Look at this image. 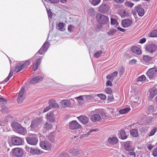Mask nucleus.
<instances>
[{"mask_svg":"<svg viewBox=\"0 0 157 157\" xmlns=\"http://www.w3.org/2000/svg\"><path fill=\"white\" fill-rule=\"evenodd\" d=\"M96 17L98 21L100 24H107L109 22L108 17L101 13L97 14Z\"/></svg>","mask_w":157,"mask_h":157,"instance_id":"nucleus-1","label":"nucleus"},{"mask_svg":"<svg viewBox=\"0 0 157 157\" xmlns=\"http://www.w3.org/2000/svg\"><path fill=\"white\" fill-rule=\"evenodd\" d=\"M157 73V68L153 67L149 69L147 71V77L150 79H155L156 77Z\"/></svg>","mask_w":157,"mask_h":157,"instance_id":"nucleus-2","label":"nucleus"},{"mask_svg":"<svg viewBox=\"0 0 157 157\" xmlns=\"http://www.w3.org/2000/svg\"><path fill=\"white\" fill-rule=\"evenodd\" d=\"M12 126L19 134H24L25 133V129L20 124L16 122H14L12 123Z\"/></svg>","mask_w":157,"mask_h":157,"instance_id":"nucleus-3","label":"nucleus"},{"mask_svg":"<svg viewBox=\"0 0 157 157\" xmlns=\"http://www.w3.org/2000/svg\"><path fill=\"white\" fill-rule=\"evenodd\" d=\"M41 119L38 118L32 121L30 126L32 128H34L37 130L41 127Z\"/></svg>","mask_w":157,"mask_h":157,"instance_id":"nucleus-4","label":"nucleus"},{"mask_svg":"<svg viewBox=\"0 0 157 157\" xmlns=\"http://www.w3.org/2000/svg\"><path fill=\"white\" fill-rule=\"evenodd\" d=\"M146 49L149 53H153L157 50V46L154 44L151 43L146 46Z\"/></svg>","mask_w":157,"mask_h":157,"instance_id":"nucleus-5","label":"nucleus"},{"mask_svg":"<svg viewBox=\"0 0 157 157\" xmlns=\"http://www.w3.org/2000/svg\"><path fill=\"white\" fill-rule=\"evenodd\" d=\"M26 151L33 155H40L42 153L41 151L36 148L27 147Z\"/></svg>","mask_w":157,"mask_h":157,"instance_id":"nucleus-6","label":"nucleus"},{"mask_svg":"<svg viewBox=\"0 0 157 157\" xmlns=\"http://www.w3.org/2000/svg\"><path fill=\"white\" fill-rule=\"evenodd\" d=\"M40 145L42 148L48 151L50 150L52 147L51 144L49 142L45 141L41 142Z\"/></svg>","mask_w":157,"mask_h":157,"instance_id":"nucleus-7","label":"nucleus"},{"mask_svg":"<svg viewBox=\"0 0 157 157\" xmlns=\"http://www.w3.org/2000/svg\"><path fill=\"white\" fill-rule=\"evenodd\" d=\"M25 90L24 88L22 87L19 92L18 97L17 98V102L18 103H21L25 99Z\"/></svg>","mask_w":157,"mask_h":157,"instance_id":"nucleus-8","label":"nucleus"},{"mask_svg":"<svg viewBox=\"0 0 157 157\" xmlns=\"http://www.w3.org/2000/svg\"><path fill=\"white\" fill-rule=\"evenodd\" d=\"M11 141L13 145H19L22 143V139L18 137L15 136L12 138Z\"/></svg>","mask_w":157,"mask_h":157,"instance_id":"nucleus-9","label":"nucleus"},{"mask_svg":"<svg viewBox=\"0 0 157 157\" xmlns=\"http://www.w3.org/2000/svg\"><path fill=\"white\" fill-rule=\"evenodd\" d=\"M109 7L107 4L103 3L99 8V11L102 13H106L109 10Z\"/></svg>","mask_w":157,"mask_h":157,"instance_id":"nucleus-10","label":"nucleus"},{"mask_svg":"<svg viewBox=\"0 0 157 157\" xmlns=\"http://www.w3.org/2000/svg\"><path fill=\"white\" fill-rule=\"evenodd\" d=\"M82 150L76 147H74L69 151V152L72 156H77L80 154Z\"/></svg>","mask_w":157,"mask_h":157,"instance_id":"nucleus-11","label":"nucleus"},{"mask_svg":"<svg viewBox=\"0 0 157 157\" xmlns=\"http://www.w3.org/2000/svg\"><path fill=\"white\" fill-rule=\"evenodd\" d=\"M49 43L48 42H45L43 44L42 47L39 51L37 53L40 55H42L46 52L48 50L49 47Z\"/></svg>","mask_w":157,"mask_h":157,"instance_id":"nucleus-12","label":"nucleus"},{"mask_svg":"<svg viewBox=\"0 0 157 157\" xmlns=\"http://www.w3.org/2000/svg\"><path fill=\"white\" fill-rule=\"evenodd\" d=\"M27 143L30 145L35 146L37 144L38 140L36 138L33 137H30L26 139Z\"/></svg>","mask_w":157,"mask_h":157,"instance_id":"nucleus-13","label":"nucleus"},{"mask_svg":"<svg viewBox=\"0 0 157 157\" xmlns=\"http://www.w3.org/2000/svg\"><path fill=\"white\" fill-rule=\"evenodd\" d=\"M69 128L72 130L80 128L81 125L76 121H73L70 123Z\"/></svg>","mask_w":157,"mask_h":157,"instance_id":"nucleus-14","label":"nucleus"},{"mask_svg":"<svg viewBox=\"0 0 157 157\" xmlns=\"http://www.w3.org/2000/svg\"><path fill=\"white\" fill-rule=\"evenodd\" d=\"M12 150L13 154L15 156L20 157L23 155V151L21 148L17 147L13 149Z\"/></svg>","mask_w":157,"mask_h":157,"instance_id":"nucleus-15","label":"nucleus"},{"mask_svg":"<svg viewBox=\"0 0 157 157\" xmlns=\"http://www.w3.org/2000/svg\"><path fill=\"white\" fill-rule=\"evenodd\" d=\"M132 143L130 141H128L124 143V149L128 151H134V148L132 147Z\"/></svg>","mask_w":157,"mask_h":157,"instance_id":"nucleus-16","label":"nucleus"},{"mask_svg":"<svg viewBox=\"0 0 157 157\" xmlns=\"http://www.w3.org/2000/svg\"><path fill=\"white\" fill-rule=\"evenodd\" d=\"M43 78V77L42 75L35 76L30 80V83L31 84L38 83L41 81Z\"/></svg>","mask_w":157,"mask_h":157,"instance_id":"nucleus-17","label":"nucleus"},{"mask_svg":"<svg viewBox=\"0 0 157 157\" xmlns=\"http://www.w3.org/2000/svg\"><path fill=\"white\" fill-rule=\"evenodd\" d=\"M78 119L83 124H85L88 123L89 118L86 116H80L77 117Z\"/></svg>","mask_w":157,"mask_h":157,"instance_id":"nucleus-18","label":"nucleus"},{"mask_svg":"<svg viewBox=\"0 0 157 157\" xmlns=\"http://www.w3.org/2000/svg\"><path fill=\"white\" fill-rule=\"evenodd\" d=\"M101 119L100 115L98 114H94L91 115L90 118V120L94 122L99 121Z\"/></svg>","mask_w":157,"mask_h":157,"instance_id":"nucleus-19","label":"nucleus"},{"mask_svg":"<svg viewBox=\"0 0 157 157\" xmlns=\"http://www.w3.org/2000/svg\"><path fill=\"white\" fill-rule=\"evenodd\" d=\"M135 10L138 15L140 16H142L144 13V9L141 7V5H139L137 6Z\"/></svg>","mask_w":157,"mask_h":157,"instance_id":"nucleus-20","label":"nucleus"},{"mask_svg":"<svg viewBox=\"0 0 157 157\" xmlns=\"http://www.w3.org/2000/svg\"><path fill=\"white\" fill-rule=\"evenodd\" d=\"M132 20L129 19H126L122 21V25L124 28L128 27L130 26L132 24Z\"/></svg>","mask_w":157,"mask_h":157,"instance_id":"nucleus-21","label":"nucleus"},{"mask_svg":"<svg viewBox=\"0 0 157 157\" xmlns=\"http://www.w3.org/2000/svg\"><path fill=\"white\" fill-rule=\"evenodd\" d=\"M118 140V139L116 137H109L108 140V141L109 144L112 145L116 144L117 143Z\"/></svg>","mask_w":157,"mask_h":157,"instance_id":"nucleus-22","label":"nucleus"},{"mask_svg":"<svg viewBox=\"0 0 157 157\" xmlns=\"http://www.w3.org/2000/svg\"><path fill=\"white\" fill-rule=\"evenodd\" d=\"M42 58H40L36 59L34 62L33 63V69L34 71H36L38 67L40 65L41 61L42 60Z\"/></svg>","mask_w":157,"mask_h":157,"instance_id":"nucleus-23","label":"nucleus"},{"mask_svg":"<svg viewBox=\"0 0 157 157\" xmlns=\"http://www.w3.org/2000/svg\"><path fill=\"white\" fill-rule=\"evenodd\" d=\"M11 117L10 116L8 115L5 117L2 118V121H3L4 122L2 121H0V125L2 126H5L6 124V123L9 120Z\"/></svg>","mask_w":157,"mask_h":157,"instance_id":"nucleus-24","label":"nucleus"},{"mask_svg":"<svg viewBox=\"0 0 157 157\" xmlns=\"http://www.w3.org/2000/svg\"><path fill=\"white\" fill-rule=\"evenodd\" d=\"M49 106L51 109L53 108H57L59 107V105L56 102V101L54 100H51L49 101Z\"/></svg>","mask_w":157,"mask_h":157,"instance_id":"nucleus-25","label":"nucleus"},{"mask_svg":"<svg viewBox=\"0 0 157 157\" xmlns=\"http://www.w3.org/2000/svg\"><path fill=\"white\" fill-rule=\"evenodd\" d=\"M131 51L137 55H140L141 53V50L136 46H133L131 48Z\"/></svg>","mask_w":157,"mask_h":157,"instance_id":"nucleus-26","label":"nucleus"},{"mask_svg":"<svg viewBox=\"0 0 157 157\" xmlns=\"http://www.w3.org/2000/svg\"><path fill=\"white\" fill-rule=\"evenodd\" d=\"M61 104L63 108L68 107L71 105V102L67 100H63L61 102Z\"/></svg>","mask_w":157,"mask_h":157,"instance_id":"nucleus-27","label":"nucleus"},{"mask_svg":"<svg viewBox=\"0 0 157 157\" xmlns=\"http://www.w3.org/2000/svg\"><path fill=\"white\" fill-rule=\"evenodd\" d=\"M47 117L48 121L49 122H52L55 121V118L54 114L52 113H49L47 114Z\"/></svg>","mask_w":157,"mask_h":157,"instance_id":"nucleus-28","label":"nucleus"},{"mask_svg":"<svg viewBox=\"0 0 157 157\" xmlns=\"http://www.w3.org/2000/svg\"><path fill=\"white\" fill-rule=\"evenodd\" d=\"M118 74V72L115 71L113 73L110 75H108L107 76L106 78L108 79H109L112 81H113L114 79L117 76Z\"/></svg>","mask_w":157,"mask_h":157,"instance_id":"nucleus-29","label":"nucleus"},{"mask_svg":"<svg viewBox=\"0 0 157 157\" xmlns=\"http://www.w3.org/2000/svg\"><path fill=\"white\" fill-rule=\"evenodd\" d=\"M157 94V90L155 88H153L150 90L149 98L152 99Z\"/></svg>","mask_w":157,"mask_h":157,"instance_id":"nucleus-30","label":"nucleus"},{"mask_svg":"<svg viewBox=\"0 0 157 157\" xmlns=\"http://www.w3.org/2000/svg\"><path fill=\"white\" fill-rule=\"evenodd\" d=\"M64 24L62 22H59V24L56 25V29L61 31H63L65 30L64 28Z\"/></svg>","mask_w":157,"mask_h":157,"instance_id":"nucleus-31","label":"nucleus"},{"mask_svg":"<svg viewBox=\"0 0 157 157\" xmlns=\"http://www.w3.org/2000/svg\"><path fill=\"white\" fill-rule=\"evenodd\" d=\"M130 135L134 137H137L138 136V131L136 129H134L130 131Z\"/></svg>","mask_w":157,"mask_h":157,"instance_id":"nucleus-32","label":"nucleus"},{"mask_svg":"<svg viewBox=\"0 0 157 157\" xmlns=\"http://www.w3.org/2000/svg\"><path fill=\"white\" fill-rule=\"evenodd\" d=\"M52 126V124L51 123L46 122L44 124V128L47 130H49L51 129Z\"/></svg>","mask_w":157,"mask_h":157,"instance_id":"nucleus-33","label":"nucleus"},{"mask_svg":"<svg viewBox=\"0 0 157 157\" xmlns=\"http://www.w3.org/2000/svg\"><path fill=\"white\" fill-rule=\"evenodd\" d=\"M24 68L22 64L18 63L16 67L15 68V71L16 72H19L21 71Z\"/></svg>","mask_w":157,"mask_h":157,"instance_id":"nucleus-34","label":"nucleus"},{"mask_svg":"<svg viewBox=\"0 0 157 157\" xmlns=\"http://www.w3.org/2000/svg\"><path fill=\"white\" fill-rule=\"evenodd\" d=\"M48 139L51 142L54 141L55 135L54 133H51L48 137Z\"/></svg>","mask_w":157,"mask_h":157,"instance_id":"nucleus-35","label":"nucleus"},{"mask_svg":"<svg viewBox=\"0 0 157 157\" xmlns=\"http://www.w3.org/2000/svg\"><path fill=\"white\" fill-rule=\"evenodd\" d=\"M120 134L121 135V139L124 140L127 138V136L124 130H121L120 132Z\"/></svg>","mask_w":157,"mask_h":157,"instance_id":"nucleus-36","label":"nucleus"},{"mask_svg":"<svg viewBox=\"0 0 157 157\" xmlns=\"http://www.w3.org/2000/svg\"><path fill=\"white\" fill-rule=\"evenodd\" d=\"M130 110L129 108H127L121 109L119 110V112L121 114H124L127 113Z\"/></svg>","mask_w":157,"mask_h":157,"instance_id":"nucleus-37","label":"nucleus"},{"mask_svg":"<svg viewBox=\"0 0 157 157\" xmlns=\"http://www.w3.org/2000/svg\"><path fill=\"white\" fill-rule=\"evenodd\" d=\"M117 31V30L114 29H112L109 30L108 32L107 33L108 35L110 36H113L114 33Z\"/></svg>","mask_w":157,"mask_h":157,"instance_id":"nucleus-38","label":"nucleus"},{"mask_svg":"<svg viewBox=\"0 0 157 157\" xmlns=\"http://www.w3.org/2000/svg\"><path fill=\"white\" fill-rule=\"evenodd\" d=\"M143 59L147 63H149L151 59V58L148 56H144Z\"/></svg>","mask_w":157,"mask_h":157,"instance_id":"nucleus-39","label":"nucleus"},{"mask_svg":"<svg viewBox=\"0 0 157 157\" xmlns=\"http://www.w3.org/2000/svg\"><path fill=\"white\" fill-rule=\"evenodd\" d=\"M118 71L120 77H121L124 74V69L123 67H121L119 68Z\"/></svg>","mask_w":157,"mask_h":157,"instance_id":"nucleus-40","label":"nucleus"},{"mask_svg":"<svg viewBox=\"0 0 157 157\" xmlns=\"http://www.w3.org/2000/svg\"><path fill=\"white\" fill-rule=\"evenodd\" d=\"M111 24L112 25H116V26L118 25L119 23L117 22L116 19L111 18Z\"/></svg>","mask_w":157,"mask_h":157,"instance_id":"nucleus-41","label":"nucleus"},{"mask_svg":"<svg viewBox=\"0 0 157 157\" xmlns=\"http://www.w3.org/2000/svg\"><path fill=\"white\" fill-rule=\"evenodd\" d=\"M157 130V128L156 127H154L151 130L150 132L149 133L148 135L149 136H151L154 135L155 132H156Z\"/></svg>","mask_w":157,"mask_h":157,"instance_id":"nucleus-42","label":"nucleus"},{"mask_svg":"<svg viewBox=\"0 0 157 157\" xmlns=\"http://www.w3.org/2000/svg\"><path fill=\"white\" fill-rule=\"evenodd\" d=\"M102 52L101 50H99L97 51L96 53L94 55V57L95 58H97L100 57V56L102 54Z\"/></svg>","mask_w":157,"mask_h":157,"instance_id":"nucleus-43","label":"nucleus"},{"mask_svg":"<svg viewBox=\"0 0 157 157\" xmlns=\"http://www.w3.org/2000/svg\"><path fill=\"white\" fill-rule=\"evenodd\" d=\"M150 36L151 37H157V29L153 30L151 33Z\"/></svg>","mask_w":157,"mask_h":157,"instance_id":"nucleus-44","label":"nucleus"},{"mask_svg":"<svg viewBox=\"0 0 157 157\" xmlns=\"http://www.w3.org/2000/svg\"><path fill=\"white\" fill-rule=\"evenodd\" d=\"M101 2V0H92L91 4L94 6H95L98 5Z\"/></svg>","mask_w":157,"mask_h":157,"instance_id":"nucleus-45","label":"nucleus"},{"mask_svg":"<svg viewBox=\"0 0 157 157\" xmlns=\"http://www.w3.org/2000/svg\"><path fill=\"white\" fill-rule=\"evenodd\" d=\"M97 96L102 100H105L106 98V95L102 94H98L97 95Z\"/></svg>","mask_w":157,"mask_h":157,"instance_id":"nucleus-46","label":"nucleus"},{"mask_svg":"<svg viewBox=\"0 0 157 157\" xmlns=\"http://www.w3.org/2000/svg\"><path fill=\"white\" fill-rule=\"evenodd\" d=\"M13 73H12V71L11 70L8 76L4 80V81L6 82H7L10 78L11 77V76L13 75Z\"/></svg>","mask_w":157,"mask_h":157,"instance_id":"nucleus-47","label":"nucleus"},{"mask_svg":"<svg viewBox=\"0 0 157 157\" xmlns=\"http://www.w3.org/2000/svg\"><path fill=\"white\" fill-rule=\"evenodd\" d=\"M105 92L108 94H111L112 93V90L109 87H107L105 89Z\"/></svg>","mask_w":157,"mask_h":157,"instance_id":"nucleus-48","label":"nucleus"},{"mask_svg":"<svg viewBox=\"0 0 157 157\" xmlns=\"http://www.w3.org/2000/svg\"><path fill=\"white\" fill-rule=\"evenodd\" d=\"M30 62L29 60H27L25 61V62L23 64H22V65L23 66L24 68L28 66L30 64Z\"/></svg>","mask_w":157,"mask_h":157,"instance_id":"nucleus-49","label":"nucleus"},{"mask_svg":"<svg viewBox=\"0 0 157 157\" xmlns=\"http://www.w3.org/2000/svg\"><path fill=\"white\" fill-rule=\"evenodd\" d=\"M146 78L145 76L143 75H141V76L139 77L138 78H137V81H145Z\"/></svg>","mask_w":157,"mask_h":157,"instance_id":"nucleus-50","label":"nucleus"},{"mask_svg":"<svg viewBox=\"0 0 157 157\" xmlns=\"http://www.w3.org/2000/svg\"><path fill=\"white\" fill-rule=\"evenodd\" d=\"M59 157H69V155L67 153L63 152L60 154Z\"/></svg>","mask_w":157,"mask_h":157,"instance_id":"nucleus-51","label":"nucleus"},{"mask_svg":"<svg viewBox=\"0 0 157 157\" xmlns=\"http://www.w3.org/2000/svg\"><path fill=\"white\" fill-rule=\"evenodd\" d=\"M48 18L49 19L51 18L52 16V12L51 11V10H48V9H46Z\"/></svg>","mask_w":157,"mask_h":157,"instance_id":"nucleus-52","label":"nucleus"},{"mask_svg":"<svg viewBox=\"0 0 157 157\" xmlns=\"http://www.w3.org/2000/svg\"><path fill=\"white\" fill-rule=\"evenodd\" d=\"M125 5L127 6L132 7L134 4L130 2H127L125 3Z\"/></svg>","mask_w":157,"mask_h":157,"instance_id":"nucleus-53","label":"nucleus"},{"mask_svg":"<svg viewBox=\"0 0 157 157\" xmlns=\"http://www.w3.org/2000/svg\"><path fill=\"white\" fill-rule=\"evenodd\" d=\"M2 102L3 104H6L7 102V100L0 97V103Z\"/></svg>","mask_w":157,"mask_h":157,"instance_id":"nucleus-54","label":"nucleus"},{"mask_svg":"<svg viewBox=\"0 0 157 157\" xmlns=\"http://www.w3.org/2000/svg\"><path fill=\"white\" fill-rule=\"evenodd\" d=\"M152 154L154 156H157V147L153 149Z\"/></svg>","mask_w":157,"mask_h":157,"instance_id":"nucleus-55","label":"nucleus"},{"mask_svg":"<svg viewBox=\"0 0 157 157\" xmlns=\"http://www.w3.org/2000/svg\"><path fill=\"white\" fill-rule=\"evenodd\" d=\"M67 29L68 31L71 33L73 31L74 27L72 25H70L68 26Z\"/></svg>","mask_w":157,"mask_h":157,"instance_id":"nucleus-56","label":"nucleus"},{"mask_svg":"<svg viewBox=\"0 0 157 157\" xmlns=\"http://www.w3.org/2000/svg\"><path fill=\"white\" fill-rule=\"evenodd\" d=\"M134 151H128V154L132 156H133L132 157H135L136 153Z\"/></svg>","mask_w":157,"mask_h":157,"instance_id":"nucleus-57","label":"nucleus"},{"mask_svg":"<svg viewBox=\"0 0 157 157\" xmlns=\"http://www.w3.org/2000/svg\"><path fill=\"white\" fill-rule=\"evenodd\" d=\"M112 82L111 80H108L106 82V85L108 86H112L113 85Z\"/></svg>","mask_w":157,"mask_h":157,"instance_id":"nucleus-58","label":"nucleus"},{"mask_svg":"<svg viewBox=\"0 0 157 157\" xmlns=\"http://www.w3.org/2000/svg\"><path fill=\"white\" fill-rule=\"evenodd\" d=\"M154 147V145H151V144H149L147 146V147L149 151H151L152 148Z\"/></svg>","mask_w":157,"mask_h":157,"instance_id":"nucleus-59","label":"nucleus"},{"mask_svg":"<svg viewBox=\"0 0 157 157\" xmlns=\"http://www.w3.org/2000/svg\"><path fill=\"white\" fill-rule=\"evenodd\" d=\"M2 110L3 112H7L8 108L5 105H3L2 107Z\"/></svg>","mask_w":157,"mask_h":157,"instance_id":"nucleus-60","label":"nucleus"},{"mask_svg":"<svg viewBox=\"0 0 157 157\" xmlns=\"http://www.w3.org/2000/svg\"><path fill=\"white\" fill-rule=\"evenodd\" d=\"M140 98L138 96H136H136L135 97V101H134L135 103H139L140 102V101H138V100H139L140 99Z\"/></svg>","mask_w":157,"mask_h":157,"instance_id":"nucleus-61","label":"nucleus"},{"mask_svg":"<svg viewBox=\"0 0 157 157\" xmlns=\"http://www.w3.org/2000/svg\"><path fill=\"white\" fill-rule=\"evenodd\" d=\"M137 60L135 59H132L129 61V63L131 64L136 63L137 62Z\"/></svg>","mask_w":157,"mask_h":157,"instance_id":"nucleus-62","label":"nucleus"},{"mask_svg":"<svg viewBox=\"0 0 157 157\" xmlns=\"http://www.w3.org/2000/svg\"><path fill=\"white\" fill-rule=\"evenodd\" d=\"M146 39L145 38H143L140 39L139 41V43L143 44L145 42Z\"/></svg>","mask_w":157,"mask_h":157,"instance_id":"nucleus-63","label":"nucleus"},{"mask_svg":"<svg viewBox=\"0 0 157 157\" xmlns=\"http://www.w3.org/2000/svg\"><path fill=\"white\" fill-rule=\"evenodd\" d=\"M51 109V108L49 107V106H48V107H47L45 108H44V109L43 110V112H46L48 111L49 110Z\"/></svg>","mask_w":157,"mask_h":157,"instance_id":"nucleus-64","label":"nucleus"}]
</instances>
